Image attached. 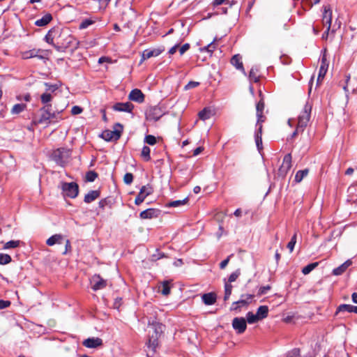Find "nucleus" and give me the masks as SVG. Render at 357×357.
<instances>
[{"label": "nucleus", "instance_id": "f257e3e1", "mask_svg": "<svg viewBox=\"0 0 357 357\" xmlns=\"http://www.w3.org/2000/svg\"><path fill=\"white\" fill-rule=\"evenodd\" d=\"M50 158L57 165L64 167L70 161L71 149L65 147L58 148L52 152Z\"/></svg>", "mask_w": 357, "mask_h": 357}, {"label": "nucleus", "instance_id": "f03ea898", "mask_svg": "<svg viewBox=\"0 0 357 357\" xmlns=\"http://www.w3.org/2000/svg\"><path fill=\"white\" fill-rule=\"evenodd\" d=\"M312 110V105L309 102H306L303 111L301 112L298 118V123L296 130L292 133L291 137H295L298 132H303L305 128L307 126L310 118V113Z\"/></svg>", "mask_w": 357, "mask_h": 357}, {"label": "nucleus", "instance_id": "7ed1b4c3", "mask_svg": "<svg viewBox=\"0 0 357 357\" xmlns=\"http://www.w3.org/2000/svg\"><path fill=\"white\" fill-rule=\"evenodd\" d=\"M40 117L38 123H47L54 119H57L60 112H55L52 110V105L48 104L40 109Z\"/></svg>", "mask_w": 357, "mask_h": 357}, {"label": "nucleus", "instance_id": "20e7f679", "mask_svg": "<svg viewBox=\"0 0 357 357\" xmlns=\"http://www.w3.org/2000/svg\"><path fill=\"white\" fill-rule=\"evenodd\" d=\"M73 43V38L71 35L68 34L66 32H61L56 36V45L54 47L58 51H63L65 49L70 47Z\"/></svg>", "mask_w": 357, "mask_h": 357}, {"label": "nucleus", "instance_id": "39448f33", "mask_svg": "<svg viewBox=\"0 0 357 357\" xmlns=\"http://www.w3.org/2000/svg\"><path fill=\"white\" fill-rule=\"evenodd\" d=\"M149 325H151L153 328V333L149 337L148 340L149 347L155 348L158 345V340L163 331L164 326L160 323L149 321Z\"/></svg>", "mask_w": 357, "mask_h": 357}, {"label": "nucleus", "instance_id": "423d86ee", "mask_svg": "<svg viewBox=\"0 0 357 357\" xmlns=\"http://www.w3.org/2000/svg\"><path fill=\"white\" fill-rule=\"evenodd\" d=\"M123 128L121 124H116V128L114 130H105L102 132L101 137L105 141H117L120 137L122 132Z\"/></svg>", "mask_w": 357, "mask_h": 357}, {"label": "nucleus", "instance_id": "0eeeda50", "mask_svg": "<svg viewBox=\"0 0 357 357\" xmlns=\"http://www.w3.org/2000/svg\"><path fill=\"white\" fill-rule=\"evenodd\" d=\"M61 188L64 197L75 198L78 194V185L74 182L63 183Z\"/></svg>", "mask_w": 357, "mask_h": 357}, {"label": "nucleus", "instance_id": "6e6552de", "mask_svg": "<svg viewBox=\"0 0 357 357\" xmlns=\"http://www.w3.org/2000/svg\"><path fill=\"white\" fill-rule=\"evenodd\" d=\"M108 285V281L100 275L95 274L91 278V288L94 291H98L105 289Z\"/></svg>", "mask_w": 357, "mask_h": 357}, {"label": "nucleus", "instance_id": "1a4fd4ad", "mask_svg": "<svg viewBox=\"0 0 357 357\" xmlns=\"http://www.w3.org/2000/svg\"><path fill=\"white\" fill-rule=\"evenodd\" d=\"M153 188L150 185L142 186L135 198V204L138 206L140 205L147 196L153 193Z\"/></svg>", "mask_w": 357, "mask_h": 357}, {"label": "nucleus", "instance_id": "9d476101", "mask_svg": "<svg viewBox=\"0 0 357 357\" xmlns=\"http://www.w3.org/2000/svg\"><path fill=\"white\" fill-rule=\"evenodd\" d=\"M232 327L237 333H243L247 328L245 319L243 317H235L232 321Z\"/></svg>", "mask_w": 357, "mask_h": 357}, {"label": "nucleus", "instance_id": "9b49d317", "mask_svg": "<svg viewBox=\"0 0 357 357\" xmlns=\"http://www.w3.org/2000/svg\"><path fill=\"white\" fill-rule=\"evenodd\" d=\"M291 167V155L290 153L286 154L283 158L282 164L279 168L280 176H284Z\"/></svg>", "mask_w": 357, "mask_h": 357}, {"label": "nucleus", "instance_id": "f8f14e48", "mask_svg": "<svg viewBox=\"0 0 357 357\" xmlns=\"http://www.w3.org/2000/svg\"><path fill=\"white\" fill-rule=\"evenodd\" d=\"M324 11L322 14V24L324 26L328 27V29H331V21H332V10L330 6H324Z\"/></svg>", "mask_w": 357, "mask_h": 357}, {"label": "nucleus", "instance_id": "ddd939ff", "mask_svg": "<svg viewBox=\"0 0 357 357\" xmlns=\"http://www.w3.org/2000/svg\"><path fill=\"white\" fill-rule=\"evenodd\" d=\"M164 50H165L164 48H160V47L153 49V50H149V49L145 50L144 51H143V52L142 54L141 63L148 59L151 58V57L158 56Z\"/></svg>", "mask_w": 357, "mask_h": 357}, {"label": "nucleus", "instance_id": "4468645a", "mask_svg": "<svg viewBox=\"0 0 357 357\" xmlns=\"http://www.w3.org/2000/svg\"><path fill=\"white\" fill-rule=\"evenodd\" d=\"M144 95L141 90L138 89H132L128 95V99L138 103H142L144 101Z\"/></svg>", "mask_w": 357, "mask_h": 357}, {"label": "nucleus", "instance_id": "2eb2a0df", "mask_svg": "<svg viewBox=\"0 0 357 357\" xmlns=\"http://www.w3.org/2000/svg\"><path fill=\"white\" fill-rule=\"evenodd\" d=\"M134 108V105L130 102H117L113 106V109L118 112H131Z\"/></svg>", "mask_w": 357, "mask_h": 357}, {"label": "nucleus", "instance_id": "dca6fc26", "mask_svg": "<svg viewBox=\"0 0 357 357\" xmlns=\"http://www.w3.org/2000/svg\"><path fill=\"white\" fill-rule=\"evenodd\" d=\"M328 63L327 62L326 56L324 55L321 59V66H320V68L319 70L317 82H321L324 79V77H325L326 72L328 70Z\"/></svg>", "mask_w": 357, "mask_h": 357}, {"label": "nucleus", "instance_id": "f3484780", "mask_svg": "<svg viewBox=\"0 0 357 357\" xmlns=\"http://www.w3.org/2000/svg\"><path fill=\"white\" fill-rule=\"evenodd\" d=\"M160 211L155 208H148L142 211L139 214V217L142 219H151L158 216Z\"/></svg>", "mask_w": 357, "mask_h": 357}, {"label": "nucleus", "instance_id": "a211bd4d", "mask_svg": "<svg viewBox=\"0 0 357 357\" xmlns=\"http://www.w3.org/2000/svg\"><path fill=\"white\" fill-rule=\"evenodd\" d=\"M231 64L234 66L237 70L242 71L245 74L242 62V56L240 54H235L231 59Z\"/></svg>", "mask_w": 357, "mask_h": 357}, {"label": "nucleus", "instance_id": "6ab92c4d", "mask_svg": "<svg viewBox=\"0 0 357 357\" xmlns=\"http://www.w3.org/2000/svg\"><path fill=\"white\" fill-rule=\"evenodd\" d=\"M264 109V102L262 99H261L256 106L257 110V124L259 123H263L265 121V116L263 115V112Z\"/></svg>", "mask_w": 357, "mask_h": 357}, {"label": "nucleus", "instance_id": "aec40b11", "mask_svg": "<svg viewBox=\"0 0 357 357\" xmlns=\"http://www.w3.org/2000/svg\"><path fill=\"white\" fill-rule=\"evenodd\" d=\"M65 241V237L61 234H54L50 237L47 241L46 243L49 246H52L56 243L58 244H62L63 243V241Z\"/></svg>", "mask_w": 357, "mask_h": 357}, {"label": "nucleus", "instance_id": "412c9836", "mask_svg": "<svg viewBox=\"0 0 357 357\" xmlns=\"http://www.w3.org/2000/svg\"><path fill=\"white\" fill-rule=\"evenodd\" d=\"M202 299L205 305H211L216 302L217 296L214 292H210L203 294Z\"/></svg>", "mask_w": 357, "mask_h": 357}, {"label": "nucleus", "instance_id": "4be33fe9", "mask_svg": "<svg viewBox=\"0 0 357 357\" xmlns=\"http://www.w3.org/2000/svg\"><path fill=\"white\" fill-rule=\"evenodd\" d=\"M352 261L350 259L347 260L344 263L341 264L340 266L334 268L333 274L334 275H340L351 265Z\"/></svg>", "mask_w": 357, "mask_h": 357}, {"label": "nucleus", "instance_id": "5701e85b", "mask_svg": "<svg viewBox=\"0 0 357 357\" xmlns=\"http://www.w3.org/2000/svg\"><path fill=\"white\" fill-rule=\"evenodd\" d=\"M52 20V16L50 13L45 14L40 19L37 20L35 22V24L38 26H44L49 24Z\"/></svg>", "mask_w": 357, "mask_h": 357}, {"label": "nucleus", "instance_id": "b1692460", "mask_svg": "<svg viewBox=\"0 0 357 357\" xmlns=\"http://www.w3.org/2000/svg\"><path fill=\"white\" fill-rule=\"evenodd\" d=\"M42 52L40 50H31L29 51H26L22 53V57L24 59H27L33 57H39L40 59H43L42 56H38V54Z\"/></svg>", "mask_w": 357, "mask_h": 357}, {"label": "nucleus", "instance_id": "393cba45", "mask_svg": "<svg viewBox=\"0 0 357 357\" xmlns=\"http://www.w3.org/2000/svg\"><path fill=\"white\" fill-rule=\"evenodd\" d=\"M58 33V31L56 29H50L47 35L45 36V41L48 43L49 44H51L54 46V45H56V43H54V40H56V34Z\"/></svg>", "mask_w": 357, "mask_h": 357}, {"label": "nucleus", "instance_id": "a878e982", "mask_svg": "<svg viewBox=\"0 0 357 357\" xmlns=\"http://www.w3.org/2000/svg\"><path fill=\"white\" fill-rule=\"evenodd\" d=\"M248 305V301L239 299L238 301H235L232 303L230 310L231 311L239 312L241 310V308L247 307Z\"/></svg>", "mask_w": 357, "mask_h": 357}, {"label": "nucleus", "instance_id": "bb28decb", "mask_svg": "<svg viewBox=\"0 0 357 357\" xmlns=\"http://www.w3.org/2000/svg\"><path fill=\"white\" fill-rule=\"evenodd\" d=\"M256 314L260 320L263 319L268 316V307L266 305H261L258 307Z\"/></svg>", "mask_w": 357, "mask_h": 357}, {"label": "nucleus", "instance_id": "cd10ccee", "mask_svg": "<svg viewBox=\"0 0 357 357\" xmlns=\"http://www.w3.org/2000/svg\"><path fill=\"white\" fill-rule=\"evenodd\" d=\"M212 116V112L208 108H204L199 112V117L200 119L205 121L211 118Z\"/></svg>", "mask_w": 357, "mask_h": 357}, {"label": "nucleus", "instance_id": "c85d7f7f", "mask_svg": "<svg viewBox=\"0 0 357 357\" xmlns=\"http://www.w3.org/2000/svg\"><path fill=\"white\" fill-rule=\"evenodd\" d=\"M259 70L257 67H252L250 71L249 78L250 81L254 82H257L259 79V77L258 75Z\"/></svg>", "mask_w": 357, "mask_h": 357}, {"label": "nucleus", "instance_id": "c756f323", "mask_svg": "<svg viewBox=\"0 0 357 357\" xmlns=\"http://www.w3.org/2000/svg\"><path fill=\"white\" fill-rule=\"evenodd\" d=\"M26 108V105L23 103L15 104L11 109L12 114H18L23 112Z\"/></svg>", "mask_w": 357, "mask_h": 357}, {"label": "nucleus", "instance_id": "7c9ffc66", "mask_svg": "<svg viewBox=\"0 0 357 357\" xmlns=\"http://www.w3.org/2000/svg\"><path fill=\"white\" fill-rule=\"evenodd\" d=\"M246 321H248V324H252L255 323H257L260 319H259L257 314H253L252 312H249L246 314Z\"/></svg>", "mask_w": 357, "mask_h": 357}, {"label": "nucleus", "instance_id": "2f4dec72", "mask_svg": "<svg viewBox=\"0 0 357 357\" xmlns=\"http://www.w3.org/2000/svg\"><path fill=\"white\" fill-rule=\"evenodd\" d=\"M188 201V199L185 198L182 200H176V201L169 202V203L167 204V206H168V207H178V206H183V205H185V204H187Z\"/></svg>", "mask_w": 357, "mask_h": 357}, {"label": "nucleus", "instance_id": "473e14b6", "mask_svg": "<svg viewBox=\"0 0 357 357\" xmlns=\"http://www.w3.org/2000/svg\"><path fill=\"white\" fill-rule=\"evenodd\" d=\"M307 169L298 171L295 176V181L297 183H300L303 179V178H305L307 175Z\"/></svg>", "mask_w": 357, "mask_h": 357}, {"label": "nucleus", "instance_id": "72a5a7b5", "mask_svg": "<svg viewBox=\"0 0 357 357\" xmlns=\"http://www.w3.org/2000/svg\"><path fill=\"white\" fill-rule=\"evenodd\" d=\"M318 264H319L318 262H314V263H311V264L307 265L306 266L303 267V268L302 269V273L304 275L309 274L312 271H313L318 266Z\"/></svg>", "mask_w": 357, "mask_h": 357}, {"label": "nucleus", "instance_id": "f704fd0d", "mask_svg": "<svg viewBox=\"0 0 357 357\" xmlns=\"http://www.w3.org/2000/svg\"><path fill=\"white\" fill-rule=\"evenodd\" d=\"M150 152L151 150L149 146H144L142 148L141 156L144 158L145 161H149L151 160Z\"/></svg>", "mask_w": 357, "mask_h": 357}, {"label": "nucleus", "instance_id": "c9c22d12", "mask_svg": "<svg viewBox=\"0 0 357 357\" xmlns=\"http://www.w3.org/2000/svg\"><path fill=\"white\" fill-rule=\"evenodd\" d=\"M232 285L228 282H226L225 284V296H224V300L227 301L229 298L231 291H232Z\"/></svg>", "mask_w": 357, "mask_h": 357}, {"label": "nucleus", "instance_id": "e433bc0d", "mask_svg": "<svg viewBox=\"0 0 357 357\" xmlns=\"http://www.w3.org/2000/svg\"><path fill=\"white\" fill-rule=\"evenodd\" d=\"M12 261L11 257L8 254L0 253V264L6 265Z\"/></svg>", "mask_w": 357, "mask_h": 357}, {"label": "nucleus", "instance_id": "4c0bfd02", "mask_svg": "<svg viewBox=\"0 0 357 357\" xmlns=\"http://www.w3.org/2000/svg\"><path fill=\"white\" fill-rule=\"evenodd\" d=\"M20 244V241H10L7 243H6L3 245L4 250L11 249V248H15L18 247Z\"/></svg>", "mask_w": 357, "mask_h": 357}, {"label": "nucleus", "instance_id": "58836bf2", "mask_svg": "<svg viewBox=\"0 0 357 357\" xmlns=\"http://www.w3.org/2000/svg\"><path fill=\"white\" fill-rule=\"evenodd\" d=\"M352 307H353L352 305L342 304L337 307L336 314L340 313V312H350L351 310L352 309Z\"/></svg>", "mask_w": 357, "mask_h": 357}, {"label": "nucleus", "instance_id": "ea45409f", "mask_svg": "<svg viewBox=\"0 0 357 357\" xmlns=\"http://www.w3.org/2000/svg\"><path fill=\"white\" fill-rule=\"evenodd\" d=\"M102 345V340L99 337H91V348H97Z\"/></svg>", "mask_w": 357, "mask_h": 357}, {"label": "nucleus", "instance_id": "a19ab883", "mask_svg": "<svg viewBox=\"0 0 357 357\" xmlns=\"http://www.w3.org/2000/svg\"><path fill=\"white\" fill-rule=\"evenodd\" d=\"M215 48H216V47H215V44L213 43V42H212L210 44H208L207 46L200 48V51L201 52L206 51L209 54L210 56H211L212 53L215 50Z\"/></svg>", "mask_w": 357, "mask_h": 357}, {"label": "nucleus", "instance_id": "79ce46f5", "mask_svg": "<svg viewBox=\"0 0 357 357\" xmlns=\"http://www.w3.org/2000/svg\"><path fill=\"white\" fill-rule=\"evenodd\" d=\"M161 293L164 296H167L170 293V287L169 282L168 281H164L162 282V289L161 290Z\"/></svg>", "mask_w": 357, "mask_h": 357}, {"label": "nucleus", "instance_id": "37998d69", "mask_svg": "<svg viewBox=\"0 0 357 357\" xmlns=\"http://www.w3.org/2000/svg\"><path fill=\"white\" fill-rule=\"evenodd\" d=\"M40 99L43 104H47L52 100V96L50 93H45L41 95Z\"/></svg>", "mask_w": 357, "mask_h": 357}, {"label": "nucleus", "instance_id": "c03bdc74", "mask_svg": "<svg viewBox=\"0 0 357 357\" xmlns=\"http://www.w3.org/2000/svg\"><path fill=\"white\" fill-rule=\"evenodd\" d=\"M108 203L109 200L107 198L102 199L98 202L99 210L97 211L98 215L100 213V211L104 209V208L105 207V206L108 204Z\"/></svg>", "mask_w": 357, "mask_h": 357}, {"label": "nucleus", "instance_id": "a18cd8bd", "mask_svg": "<svg viewBox=\"0 0 357 357\" xmlns=\"http://www.w3.org/2000/svg\"><path fill=\"white\" fill-rule=\"evenodd\" d=\"M296 243V234H295L291 237V241L287 244V248H289L290 252H291L294 250Z\"/></svg>", "mask_w": 357, "mask_h": 357}, {"label": "nucleus", "instance_id": "49530a36", "mask_svg": "<svg viewBox=\"0 0 357 357\" xmlns=\"http://www.w3.org/2000/svg\"><path fill=\"white\" fill-rule=\"evenodd\" d=\"M133 175L131 173H126L123 177V181L126 184L130 185L132 183Z\"/></svg>", "mask_w": 357, "mask_h": 357}, {"label": "nucleus", "instance_id": "de8ad7c7", "mask_svg": "<svg viewBox=\"0 0 357 357\" xmlns=\"http://www.w3.org/2000/svg\"><path fill=\"white\" fill-rule=\"evenodd\" d=\"M255 142L258 150L260 151L262 149V139L259 133L255 134Z\"/></svg>", "mask_w": 357, "mask_h": 357}, {"label": "nucleus", "instance_id": "09e8293b", "mask_svg": "<svg viewBox=\"0 0 357 357\" xmlns=\"http://www.w3.org/2000/svg\"><path fill=\"white\" fill-rule=\"evenodd\" d=\"M239 275H240L239 270H237L235 272L232 273L229 277L228 283L230 284L231 282L236 281V280L238 278Z\"/></svg>", "mask_w": 357, "mask_h": 357}, {"label": "nucleus", "instance_id": "8fccbe9b", "mask_svg": "<svg viewBox=\"0 0 357 357\" xmlns=\"http://www.w3.org/2000/svg\"><path fill=\"white\" fill-rule=\"evenodd\" d=\"M199 82H195V81H190L184 87L185 90H190L191 89L195 88L199 85Z\"/></svg>", "mask_w": 357, "mask_h": 357}, {"label": "nucleus", "instance_id": "3c124183", "mask_svg": "<svg viewBox=\"0 0 357 357\" xmlns=\"http://www.w3.org/2000/svg\"><path fill=\"white\" fill-rule=\"evenodd\" d=\"M145 142L149 145H154L156 143V138L153 135H147L145 137Z\"/></svg>", "mask_w": 357, "mask_h": 357}, {"label": "nucleus", "instance_id": "603ef678", "mask_svg": "<svg viewBox=\"0 0 357 357\" xmlns=\"http://www.w3.org/2000/svg\"><path fill=\"white\" fill-rule=\"evenodd\" d=\"M253 298V294H243L241 295L240 300H244L248 301V305H249L252 302Z\"/></svg>", "mask_w": 357, "mask_h": 357}, {"label": "nucleus", "instance_id": "864d4df0", "mask_svg": "<svg viewBox=\"0 0 357 357\" xmlns=\"http://www.w3.org/2000/svg\"><path fill=\"white\" fill-rule=\"evenodd\" d=\"M271 289V286L270 285H266V286H263V287H261L259 289V292L258 294L259 295H264V294H266L268 291H269Z\"/></svg>", "mask_w": 357, "mask_h": 357}, {"label": "nucleus", "instance_id": "5fc2aeb1", "mask_svg": "<svg viewBox=\"0 0 357 357\" xmlns=\"http://www.w3.org/2000/svg\"><path fill=\"white\" fill-rule=\"evenodd\" d=\"M100 197V190L91 191V201H93Z\"/></svg>", "mask_w": 357, "mask_h": 357}, {"label": "nucleus", "instance_id": "6e6d98bb", "mask_svg": "<svg viewBox=\"0 0 357 357\" xmlns=\"http://www.w3.org/2000/svg\"><path fill=\"white\" fill-rule=\"evenodd\" d=\"M10 305L9 301L0 300V310L5 309Z\"/></svg>", "mask_w": 357, "mask_h": 357}, {"label": "nucleus", "instance_id": "4d7b16f0", "mask_svg": "<svg viewBox=\"0 0 357 357\" xmlns=\"http://www.w3.org/2000/svg\"><path fill=\"white\" fill-rule=\"evenodd\" d=\"M190 48V45L188 43H185L179 49V53L181 55L183 54L185 52H187Z\"/></svg>", "mask_w": 357, "mask_h": 357}, {"label": "nucleus", "instance_id": "13d9d810", "mask_svg": "<svg viewBox=\"0 0 357 357\" xmlns=\"http://www.w3.org/2000/svg\"><path fill=\"white\" fill-rule=\"evenodd\" d=\"M82 112V108L79 106H74L71 109V112L73 115H77Z\"/></svg>", "mask_w": 357, "mask_h": 357}, {"label": "nucleus", "instance_id": "bf43d9fd", "mask_svg": "<svg viewBox=\"0 0 357 357\" xmlns=\"http://www.w3.org/2000/svg\"><path fill=\"white\" fill-rule=\"evenodd\" d=\"M122 304V298H116L114 302V307L119 310Z\"/></svg>", "mask_w": 357, "mask_h": 357}, {"label": "nucleus", "instance_id": "052dcab7", "mask_svg": "<svg viewBox=\"0 0 357 357\" xmlns=\"http://www.w3.org/2000/svg\"><path fill=\"white\" fill-rule=\"evenodd\" d=\"M89 26V19L84 20L80 24H79V29H84Z\"/></svg>", "mask_w": 357, "mask_h": 357}, {"label": "nucleus", "instance_id": "680f3d73", "mask_svg": "<svg viewBox=\"0 0 357 357\" xmlns=\"http://www.w3.org/2000/svg\"><path fill=\"white\" fill-rule=\"evenodd\" d=\"M231 257V255L229 256L226 259L223 260L222 261H221V263L220 264V268L221 269H224L228 264L229 261V259Z\"/></svg>", "mask_w": 357, "mask_h": 357}, {"label": "nucleus", "instance_id": "e2e57ef3", "mask_svg": "<svg viewBox=\"0 0 357 357\" xmlns=\"http://www.w3.org/2000/svg\"><path fill=\"white\" fill-rule=\"evenodd\" d=\"M63 243H65V245H66V249H65V251L63 252V254H66L67 252L68 251V250L70 249L71 246H70V241L69 240L66 239L65 238V241H63Z\"/></svg>", "mask_w": 357, "mask_h": 357}, {"label": "nucleus", "instance_id": "0e129e2a", "mask_svg": "<svg viewBox=\"0 0 357 357\" xmlns=\"http://www.w3.org/2000/svg\"><path fill=\"white\" fill-rule=\"evenodd\" d=\"M203 148L199 146V147H197V149H195L193 151V155L196 156V155H198L200 153L202 152L203 151Z\"/></svg>", "mask_w": 357, "mask_h": 357}, {"label": "nucleus", "instance_id": "69168bd1", "mask_svg": "<svg viewBox=\"0 0 357 357\" xmlns=\"http://www.w3.org/2000/svg\"><path fill=\"white\" fill-rule=\"evenodd\" d=\"M98 177V174L93 171H91V182L93 181Z\"/></svg>", "mask_w": 357, "mask_h": 357}, {"label": "nucleus", "instance_id": "338daca9", "mask_svg": "<svg viewBox=\"0 0 357 357\" xmlns=\"http://www.w3.org/2000/svg\"><path fill=\"white\" fill-rule=\"evenodd\" d=\"M226 0H214L213 2V5L216 6L225 3Z\"/></svg>", "mask_w": 357, "mask_h": 357}, {"label": "nucleus", "instance_id": "774afa93", "mask_svg": "<svg viewBox=\"0 0 357 357\" xmlns=\"http://www.w3.org/2000/svg\"><path fill=\"white\" fill-rule=\"evenodd\" d=\"M177 48H178V45H175L174 47L170 48V50H169V53L170 54H174L176 52Z\"/></svg>", "mask_w": 357, "mask_h": 357}]
</instances>
